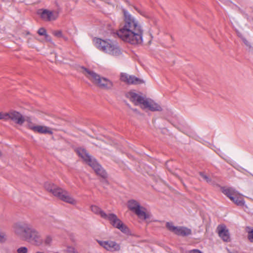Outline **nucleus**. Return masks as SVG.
<instances>
[{
    "label": "nucleus",
    "instance_id": "obj_1",
    "mask_svg": "<svg viewBox=\"0 0 253 253\" xmlns=\"http://www.w3.org/2000/svg\"><path fill=\"white\" fill-rule=\"evenodd\" d=\"M124 22L120 25L117 35L124 41L131 44H139L142 42L143 31L138 21L127 11L123 9Z\"/></svg>",
    "mask_w": 253,
    "mask_h": 253
},
{
    "label": "nucleus",
    "instance_id": "obj_2",
    "mask_svg": "<svg viewBox=\"0 0 253 253\" xmlns=\"http://www.w3.org/2000/svg\"><path fill=\"white\" fill-rule=\"evenodd\" d=\"M13 228L14 233L21 240L40 246L43 243V240L40 232L27 222L15 223Z\"/></svg>",
    "mask_w": 253,
    "mask_h": 253
},
{
    "label": "nucleus",
    "instance_id": "obj_3",
    "mask_svg": "<svg viewBox=\"0 0 253 253\" xmlns=\"http://www.w3.org/2000/svg\"><path fill=\"white\" fill-rule=\"evenodd\" d=\"M79 70L100 88L105 90L112 89L114 84L113 82L110 80L101 77L94 71L89 70L84 66H80Z\"/></svg>",
    "mask_w": 253,
    "mask_h": 253
},
{
    "label": "nucleus",
    "instance_id": "obj_4",
    "mask_svg": "<svg viewBox=\"0 0 253 253\" xmlns=\"http://www.w3.org/2000/svg\"><path fill=\"white\" fill-rule=\"evenodd\" d=\"M45 189L54 196L66 203L76 205L77 202L66 190L58 187L52 183L46 182L44 183Z\"/></svg>",
    "mask_w": 253,
    "mask_h": 253
},
{
    "label": "nucleus",
    "instance_id": "obj_5",
    "mask_svg": "<svg viewBox=\"0 0 253 253\" xmlns=\"http://www.w3.org/2000/svg\"><path fill=\"white\" fill-rule=\"evenodd\" d=\"M76 151L78 155L94 169L97 175L104 179L107 177V173L105 170L96 162L95 159L92 158L85 149L78 148Z\"/></svg>",
    "mask_w": 253,
    "mask_h": 253
},
{
    "label": "nucleus",
    "instance_id": "obj_6",
    "mask_svg": "<svg viewBox=\"0 0 253 253\" xmlns=\"http://www.w3.org/2000/svg\"><path fill=\"white\" fill-rule=\"evenodd\" d=\"M94 42L96 47L101 51L116 56L121 53L119 48L108 41L95 38Z\"/></svg>",
    "mask_w": 253,
    "mask_h": 253
},
{
    "label": "nucleus",
    "instance_id": "obj_7",
    "mask_svg": "<svg viewBox=\"0 0 253 253\" xmlns=\"http://www.w3.org/2000/svg\"><path fill=\"white\" fill-rule=\"evenodd\" d=\"M104 219L109 220L111 224L115 228L120 230L124 233H127L129 232L128 227L125 225L123 222L118 218L117 215L114 213L107 214V217Z\"/></svg>",
    "mask_w": 253,
    "mask_h": 253
},
{
    "label": "nucleus",
    "instance_id": "obj_8",
    "mask_svg": "<svg viewBox=\"0 0 253 253\" xmlns=\"http://www.w3.org/2000/svg\"><path fill=\"white\" fill-rule=\"evenodd\" d=\"M166 226L169 231L178 236H187L192 234L190 229L184 226H175L172 222H167Z\"/></svg>",
    "mask_w": 253,
    "mask_h": 253
},
{
    "label": "nucleus",
    "instance_id": "obj_9",
    "mask_svg": "<svg viewBox=\"0 0 253 253\" xmlns=\"http://www.w3.org/2000/svg\"><path fill=\"white\" fill-rule=\"evenodd\" d=\"M6 115L5 121L11 120L20 126L23 125L26 121L25 118L20 113L15 110H10L8 112H6Z\"/></svg>",
    "mask_w": 253,
    "mask_h": 253
},
{
    "label": "nucleus",
    "instance_id": "obj_10",
    "mask_svg": "<svg viewBox=\"0 0 253 253\" xmlns=\"http://www.w3.org/2000/svg\"><path fill=\"white\" fill-rule=\"evenodd\" d=\"M38 14L45 21H50L56 20L58 17V12L50 11L46 9H40L38 11Z\"/></svg>",
    "mask_w": 253,
    "mask_h": 253
},
{
    "label": "nucleus",
    "instance_id": "obj_11",
    "mask_svg": "<svg viewBox=\"0 0 253 253\" xmlns=\"http://www.w3.org/2000/svg\"><path fill=\"white\" fill-rule=\"evenodd\" d=\"M96 241L100 246L108 251L114 252H118L121 250V246L120 244L115 241L111 240L100 241L98 240Z\"/></svg>",
    "mask_w": 253,
    "mask_h": 253
},
{
    "label": "nucleus",
    "instance_id": "obj_12",
    "mask_svg": "<svg viewBox=\"0 0 253 253\" xmlns=\"http://www.w3.org/2000/svg\"><path fill=\"white\" fill-rule=\"evenodd\" d=\"M120 80L127 84H140L144 83V81L134 76L128 75L126 73H122Z\"/></svg>",
    "mask_w": 253,
    "mask_h": 253
},
{
    "label": "nucleus",
    "instance_id": "obj_13",
    "mask_svg": "<svg viewBox=\"0 0 253 253\" xmlns=\"http://www.w3.org/2000/svg\"><path fill=\"white\" fill-rule=\"evenodd\" d=\"M141 108L143 109H148L151 111H161L162 110V107L155 103L151 99H146L145 101L143 102V106Z\"/></svg>",
    "mask_w": 253,
    "mask_h": 253
},
{
    "label": "nucleus",
    "instance_id": "obj_14",
    "mask_svg": "<svg viewBox=\"0 0 253 253\" xmlns=\"http://www.w3.org/2000/svg\"><path fill=\"white\" fill-rule=\"evenodd\" d=\"M217 231L219 236L223 241L228 242L230 241L229 231L225 225H219L217 227Z\"/></svg>",
    "mask_w": 253,
    "mask_h": 253
},
{
    "label": "nucleus",
    "instance_id": "obj_15",
    "mask_svg": "<svg viewBox=\"0 0 253 253\" xmlns=\"http://www.w3.org/2000/svg\"><path fill=\"white\" fill-rule=\"evenodd\" d=\"M127 97L129 98L130 100L133 102L135 105L139 104L141 105V107L143 106V102H144L146 99L143 97L133 92H129L127 94Z\"/></svg>",
    "mask_w": 253,
    "mask_h": 253
},
{
    "label": "nucleus",
    "instance_id": "obj_16",
    "mask_svg": "<svg viewBox=\"0 0 253 253\" xmlns=\"http://www.w3.org/2000/svg\"><path fill=\"white\" fill-rule=\"evenodd\" d=\"M31 130L35 132H38L41 134H52L53 133L51 128L46 126H36L35 127H31Z\"/></svg>",
    "mask_w": 253,
    "mask_h": 253
},
{
    "label": "nucleus",
    "instance_id": "obj_17",
    "mask_svg": "<svg viewBox=\"0 0 253 253\" xmlns=\"http://www.w3.org/2000/svg\"><path fill=\"white\" fill-rule=\"evenodd\" d=\"M127 206L130 211L134 212L141 207L139 202L134 199L128 200L127 203Z\"/></svg>",
    "mask_w": 253,
    "mask_h": 253
},
{
    "label": "nucleus",
    "instance_id": "obj_18",
    "mask_svg": "<svg viewBox=\"0 0 253 253\" xmlns=\"http://www.w3.org/2000/svg\"><path fill=\"white\" fill-rule=\"evenodd\" d=\"M146 210V209L143 207H140L137 210L135 211L134 212L140 218H142L143 219H146L150 218L151 214L149 213H146L144 211Z\"/></svg>",
    "mask_w": 253,
    "mask_h": 253
},
{
    "label": "nucleus",
    "instance_id": "obj_19",
    "mask_svg": "<svg viewBox=\"0 0 253 253\" xmlns=\"http://www.w3.org/2000/svg\"><path fill=\"white\" fill-rule=\"evenodd\" d=\"M90 209L93 212L100 215L101 217L104 218L107 217V214L98 206L92 205L91 206Z\"/></svg>",
    "mask_w": 253,
    "mask_h": 253
},
{
    "label": "nucleus",
    "instance_id": "obj_20",
    "mask_svg": "<svg viewBox=\"0 0 253 253\" xmlns=\"http://www.w3.org/2000/svg\"><path fill=\"white\" fill-rule=\"evenodd\" d=\"M231 200L237 206H242L245 204L243 198L236 194H235L233 197H231Z\"/></svg>",
    "mask_w": 253,
    "mask_h": 253
},
{
    "label": "nucleus",
    "instance_id": "obj_21",
    "mask_svg": "<svg viewBox=\"0 0 253 253\" xmlns=\"http://www.w3.org/2000/svg\"><path fill=\"white\" fill-rule=\"evenodd\" d=\"M246 231L248 233V239L250 242L253 243V229L251 227L247 226Z\"/></svg>",
    "mask_w": 253,
    "mask_h": 253
},
{
    "label": "nucleus",
    "instance_id": "obj_22",
    "mask_svg": "<svg viewBox=\"0 0 253 253\" xmlns=\"http://www.w3.org/2000/svg\"><path fill=\"white\" fill-rule=\"evenodd\" d=\"M223 193L226 195L230 200L231 199V197H233L235 194L234 191L229 188L224 189L223 190Z\"/></svg>",
    "mask_w": 253,
    "mask_h": 253
},
{
    "label": "nucleus",
    "instance_id": "obj_23",
    "mask_svg": "<svg viewBox=\"0 0 253 253\" xmlns=\"http://www.w3.org/2000/svg\"><path fill=\"white\" fill-rule=\"evenodd\" d=\"M38 33L40 36H44L45 38L47 40H49V38H50L48 35L46 33V31L44 28H41L38 30Z\"/></svg>",
    "mask_w": 253,
    "mask_h": 253
},
{
    "label": "nucleus",
    "instance_id": "obj_24",
    "mask_svg": "<svg viewBox=\"0 0 253 253\" xmlns=\"http://www.w3.org/2000/svg\"><path fill=\"white\" fill-rule=\"evenodd\" d=\"M199 174L208 183L211 182V179L210 178L209 176H208L206 174H205L204 172H200Z\"/></svg>",
    "mask_w": 253,
    "mask_h": 253
},
{
    "label": "nucleus",
    "instance_id": "obj_25",
    "mask_svg": "<svg viewBox=\"0 0 253 253\" xmlns=\"http://www.w3.org/2000/svg\"><path fill=\"white\" fill-rule=\"evenodd\" d=\"M17 253H28V249L25 247H22L17 250Z\"/></svg>",
    "mask_w": 253,
    "mask_h": 253
},
{
    "label": "nucleus",
    "instance_id": "obj_26",
    "mask_svg": "<svg viewBox=\"0 0 253 253\" xmlns=\"http://www.w3.org/2000/svg\"><path fill=\"white\" fill-rule=\"evenodd\" d=\"M5 234L3 232L0 231V243H3L5 241Z\"/></svg>",
    "mask_w": 253,
    "mask_h": 253
},
{
    "label": "nucleus",
    "instance_id": "obj_27",
    "mask_svg": "<svg viewBox=\"0 0 253 253\" xmlns=\"http://www.w3.org/2000/svg\"><path fill=\"white\" fill-rule=\"evenodd\" d=\"M67 252L68 253H79L78 251L72 247H68L67 248Z\"/></svg>",
    "mask_w": 253,
    "mask_h": 253
},
{
    "label": "nucleus",
    "instance_id": "obj_28",
    "mask_svg": "<svg viewBox=\"0 0 253 253\" xmlns=\"http://www.w3.org/2000/svg\"><path fill=\"white\" fill-rule=\"evenodd\" d=\"M53 34L57 38L63 37L61 31H55L53 32Z\"/></svg>",
    "mask_w": 253,
    "mask_h": 253
},
{
    "label": "nucleus",
    "instance_id": "obj_29",
    "mask_svg": "<svg viewBox=\"0 0 253 253\" xmlns=\"http://www.w3.org/2000/svg\"><path fill=\"white\" fill-rule=\"evenodd\" d=\"M52 242V238L50 236H47L44 240V244L47 245H49Z\"/></svg>",
    "mask_w": 253,
    "mask_h": 253
},
{
    "label": "nucleus",
    "instance_id": "obj_30",
    "mask_svg": "<svg viewBox=\"0 0 253 253\" xmlns=\"http://www.w3.org/2000/svg\"><path fill=\"white\" fill-rule=\"evenodd\" d=\"M134 9L137 11L140 14H141L142 16H145V12L141 11L140 10L138 7H137L135 6H133Z\"/></svg>",
    "mask_w": 253,
    "mask_h": 253
},
{
    "label": "nucleus",
    "instance_id": "obj_31",
    "mask_svg": "<svg viewBox=\"0 0 253 253\" xmlns=\"http://www.w3.org/2000/svg\"><path fill=\"white\" fill-rule=\"evenodd\" d=\"M27 121V122H28V123H29V124H28V126H27V127H28L29 129H31V127H35V126H34V125L32 124V122H31L30 119L29 118H27V119H26V121Z\"/></svg>",
    "mask_w": 253,
    "mask_h": 253
},
{
    "label": "nucleus",
    "instance_id": "obj_32",
    "mask_svg": "<svg viewBox=\"0 0 253 253\" xmlns=\"http://www.w3.org/2000/svg\"><path fill=\"white\" fill-rule=\"evenodd\" d=\"M6 116V113L0 112V120H3L5 121Z\"/></svg>",
    "mask_w": 253,
    "mask_h": 253
},
{
    "label": "nucleus",
    "instance_id": "obj_33",
    "mask_svg": "<svg viewBox=\"0 0 253 253\" xmlns=\"http://www.w3.org/2000/svg\"><path fill=\"white\" fill-rule=\"evenodd\" d=\"M189 253H202L198 250H194L191 251Z\"/></svg>",
    "mask_w": 253,
    "mask_h": 253
},
{
    "label": "nucleus",
    "instance_id": "obj_34",
    "mask_svg": "<svg viewBox=\"0 0 253 253\" xmlns=\"http://www.w3.org/2000/svg\"><path fill=\"white\" fill-rule=\"evenodd\" d=\"M243 42H244V43L246 45H248V41L246 39H243Z\"/></svg>",
    "mask_w": 253,
    "mask_h": 253
},
{
    "label": "nucleus",
    "instance_id": "obj_35",
    "mask_svg": "<svg viewBox=\"0 0 253 253\" xmlns=\"http://www.w3.org/2000/svg\"><path fill=\"white\" fill-rule=\"evenodd\" d=\"M65 41H67L68 40V38L67 37H64L63 36V37H62Z\"/></svg>",
    "mask_w": 253,
    "mask_h": 253
},
{
    "label": "nucleus",
    "instance_id": "obj_36",
    "mask_svg": "<svg viewBox=\"0 0 253 253\" xmlns=\"http://www.w3.org/2000/svg\"><path fill=\"white\" fill-rule=\"evenodd\" d=\"M36 253H44L42 252H37Z\"/></svg>",
    "mask_w": 253,
    "mask_h": 253
}]
</instances>
